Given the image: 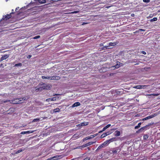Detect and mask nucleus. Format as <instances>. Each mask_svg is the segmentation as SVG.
<instances>
[{"label":"nucleus","instance_id":"nucleus-1","mask_svg":"<svg viewBox=\"0 0 160 160\" xmlns=\"http://www.w3.org/2000/svg\"><path fill=\"white\" fill-rule=\"evenodd\" d=\"M28 99L27 97H23V98H16L13 100H7L6 101H4V102H9L10 103H13L15 104H19L23 102L22 101H24Z\"/></svg>","mask_w":160,"mask_h":160},{"label":"nucleus","instance_id":"nucleus-2","mask_svg":"<svg viewBox=\"0 0 160 160\" xmlns=\"http://www.w3.org/2000/svg\"><path fill=\"white\" fill-rule=\"evenodd\" d=\"M115 139V138H112L110 139H109L105 142L103 143L100 146H99L98 148H97V149L96 150V151H98L101 148H103L104 146L106 144L108 143H109L110 142H112V141H114V139Z\"/></svg>","mask_w":160,"mask_h":160},{"label":"nucleus","instance_id":"nucleus-3","mask_svg":"<svg viewBox=\"0 0 160 160\" xmlns=\"http://www.w3.org/2000/svg\"><path fill=\"white\" fill-rule=\"evenodd\" d=\"M12 13H13V12H11L10 14H7L6 15L4 16H3V18L0 21V23H2V20H4L6 21L8 19L10 18L11 17V14Z\"/></svg>","mask_w":160,"mask_h":160},{"label":"nucleus","instance_id":"nucleus-4","mask_svg":"<svg viewBox=\"0 0 160 160\" xmlns=\"http://www.w3.org/2000/svg\"><path fill=\"white\" fill-rule=\"evenodd\" d=\"M35 88V90L37 92L41 91L44 90L42 85H38Z\"/></svg>","mask_w":160,"mask_h":160},{"label":"nucleus","instance_id":"nucleus-5","mask_svg":"<svg viewBox=\"0 0 160 160\" xmlns=\"http://www.w3.org/2000/svg\"><path fill=\"white\" fill-rule=\"evenodd\" d=\"M42 85L44 89L49 90L51 88V87L48 84H43Z\"/></svg>","mask_w":160,"mask_h":160},{"label":"nucleus","instance_id":"nucleus-6","mask_svg":"<svg viewBox=\"0 0 160 160\" xmlns=\"http://www.w3.org/2000/svg\"><path fill=\"white\" fill-rule=\"evenodd\" d=\"M95 142H89L85 144H84L81 146V147L82 148H85L87 147H88L91 145L93 143H94Z\"/></svg>","mask_w":160,"mask_h":160},{"label":"nucleus","instance_id":"nucleus-7","mask_svg":"<svg viewBox=\"0 0 160 160\" xmlns=\"http://www.w3.org/2000/svg\"><path fill=\"white\" fill-rule=\"evenodd\" d=\"M120 149L119 148L117 147L115 148L114 149H113L112 151V152L114 154H116L118 152H120Z\"/></svg>","mask_w":160,"mask_h":160},{"label":"nucleus","instance_id":"nucleus-8","mask_svg":"<svg viewBox=\"0 0 160 160\" xmlns=\"http://www.w3.org/2000/svg\"><path fill=\"white\" fill-rule=\"evenodd\" d=\"M9 56L8 54H5L3 55L0 58V62H1L4 60H5L8 58Z\"/></svg>","mask_w":160,"mask_h":160},{"label":"nucleus","instance_id":"nucleus-9","mask_svg":"<svg viewBox=\"0 0 160 160\" xmlns=\"http://www.w3.org/2000/svg\"><path fill=\"white\" fill-rule=\"evenodd\" d=\"M58 157L59 156H55L53 157L48 158L46 160H58Z\"/></svg>","mask_w":160,"mask_h":160},{"label":"nucleus","instance_id":"nucleus-10","mask_svg":"<svg viewBox=\"0 0 160 160\" xmlns=\"http://www.w3.org/2000/svg\"><path fill=\"white\" fill-rule=\"evenodd\" d=\"M111 133V132H107L104 133L102 134L101 135V138H103L105 137L106 136L110 134Z\"/></svg>","mask_w":160,"mask_h":160},{"label":"nucleus","instance_id":"nucleus-11","mask_svg":"<svg viewBox=\"0 0 160 160\" xmlns=\"http://www.w3.org/2000/svg\"><path fill=\"white\" fill-rule=\"evenodd\" d=\"M147 87L146 85H144V86H141V85H138L135 86L133 87V88H137V89H142L144 88V87Z\"/></svg>","mask_w":160,"mask_h":160},{"label":"nucleus","instance_id":"nucleus-12","mask_svg":"<svg viewBox=\"0 0 160 160\" xmlns=\"http://www.w3.org/2000/svg\"><path fill=\"white\" fill-rule=\"evenodd\" d=\"M34 131H32V130H30L27 131H23L21 133L22 134H25L26 133H32L33 132H34Z\"/></svg>","mask_w":160,"mask_h":160},{"label":"nucleus","instance_id":"nucleus-13","mask_svg":"<svg viewBox=\"0 0 160 160\" xmlns=\"http://www.w3.org/2000/svg\"><path fill=\"white\" fill-rule=\"evenodd\" d=\"M60 79V77L59 76H53L51 77V78H50V80H59Z\"/></svg>","mask_w":160,"mask_h":160},{"label":"nucleus","instance_id":"nucleus-14","mask_svg":"<svg viewBox=\"0 0 160 160\" xmlns=\"http://www.w3.org/2000/svg\"><path fill=\"white\" fill-rule=\"evenodd\" d=\"M45 118H36L33 119L32 122H38L40 120H42V119H44Z\"/></svg>","mask_w":160,"mask_h":160},{"label":"nucleus","instance_id":"nucleus-15","mask_svg":"<svg viewBox=\"0 0 160 160\" xmlns=\"http://www.w3.org/2000/svg\"><path fill=\"white\" fill-rule=\"evenodd\" d=\"M154 116L153 115H151V116H148V117H147L146 118H143L142 119V120H143V121H144V120H147L148 119H150V118H153L154 117Z\"/></svg>","mask_w":160,"mask_h":160},{"label":"nucleus","instance_id":"nucleus-16","mask_svg":"<svg viewBox=\"0 0 160 160\" xmlns=\"http://www.w3.org/2000/svg\"><path fill=\"white\" fill-rule=\"evenodd\" d=\"M80 103L79 102H76L74 103L72 106V108H74L76 107L80 106Z\"/></svg>","mask_w":160,"mask_h":160},{"label":"nucleus","instance_id":"nucleus-17","mask_svg":"<svg viewBox=\"0 0 160 160\" xmlns=\"http://www.w3.org/2000/svg\"><path fill=\"white\" fill-rule=\"evenodd\" d=\"M122 64V63H120L119 62H117V64L115 65L114 67H115L116 68H119Z\"/></svg>","mask_w":160,"mask_h":160},{"label":"nucleus","instance_id":"nucleus-18","mask_svg":"<svg viewBox=\"0 0 160 160\" xmlns=\"http://www.w3.org/2000/svg\"><path fill=\"white\" fill-rule=\"evenodd\" d=\"M98 135V134H95L93 135H91L87 137V139L88 140L89 139H90L94 137L95 136H96Z\"/></svg>","mask_w":160,"mask_h":160},{"label":"nucleus","instance_id":"nucleus-19","mask_svg":"<svg viewBox=\"0 0 160 160\" xmlns=\"http://www.w3.org/2000/svg\"><path fill=\"white\" fill-rule=\"evenodd\" d=\"M114 134V135L115 136L117 137V136H119L120 135V132L119 131H116L115 132Z\"/></svg>","mask_w":160,"mask_h":160},{"label":"nucleus","instance_id":"nucleus-20","mask_svg":"<svg viewBox=\"0 0 160 160\" xmlns=\"http://www.w3.org/2000/svg\"><path fill=\"white\" fill-rule=\"evenodd\" d=\"M157 20H158L157 18L155 17V18H152V19H151V20H150L149 21L151 22H153L156 21Z\"/></svg>","mask_w":160,"mask_h":160},{"label":"nucleus","instance_id":"nucleus-21","mask_svg":"<svg viewBox=\"0 0 160 160\" xmlns=\"http://www.w3.org/2000/svg\"><path fill=\"white\" fill-rule=\"evenodd\" d=\"M141 122H139L138 123V125L137 126H136L135 127V129H137L140 127L141 125Z\"/></svg>","mask_w":160,"mask_h":160},{"label":"nucleus","instance_id":"nucleus-22","mask_svg":"<svg viewBox=\"0 0 160 160\" xmlns=\"http://www.w3.org/2000/svg\"><path fill=\"white\" fill-rule=\"evenodd\" d=\"M60 111V109L59 108H56L53 110V112H59Z\"/></svg>","mask_w":160,"mask_h":160},{"label":"nucleus","instance_id":"nucleus-23","mask_svg":"<svg viewBox=\"0 0 160 160\" xmlns=\"http://www.w3.org/2000/svg\"><path fill=\"white\" fill-rule=\"evenodd\" d=\"M116 45V43H112V42H110L108 46H115Z\"/></svg>","mask_w":160,"mask_h":160},{"label":"nucleus","instance_id":"nucleus-24","mask_svg":"<svg viewBox=\"0 0 160 160\" xmlns=\"http://www.w3.org/2000/svg\"><path fill=\"white\" fill-rule=\"evenodd\" d=\"M22 66V64L21 63H19L18 64H15L14 66V67H21Z\"/></svg>","mask_w":160,"mask_h":160},{"label":"nucleus","instance_id":"nucleus-25","mask_svg":"<svg viewBox=\"0 0 160 160\" xmlns=\"http://www.w3.org/2000/svg\"><path fill=\"white\" fill-rule=\"evenodd\" d=\"M38 1L40 4L44 3L46 2L45 0H38Z\"/></svg>","mask_w":160,"mask_h":160},{"label":"nucleus","instance_id":"nucleus-26","mask_svg":"<svg viewBox=\"0 0 160 160\" xmlns=\"http://www.w3.org/2000/svg\"><path fill=\"white\" fill-rule=\"evenodd\" d=\"M51 78V77H45L44 76H42V79H50V78Z\"/></svg>","mask_w":160,"mask_h":160},{"label":"nucleus","instance_id":"nucleus-27","mask_svg":"<svg viewBox=\"0 0 160 160\" xmlns=\"http://www.w3.org/2000/svg\"><path fill=\"white\" fill-rule=\"evenodd\" d=\"M148 137V135L146 134L144 135L143 138L144 139H147Z\"/></svg>","mask_w":160,"mask_h":160},{"label":"nucleus","instance_id":"nucleus-28","mask_svg":"<svg viewBox=\"0 0 160 160\" xmlns=\"http://www.w3.org/2000/svg\"><path fill=\"white\" fill-rule=\"evenodd\" d=\"M50 99L51 101H55L56 99V97H53L52 98H50Z\"/></svg>","mask_w":160,"mask_h":160},{"label":"nucleus","instance_id":"nucleus-29","mask_svg":"<svg viewBox=\"0 0 160 160\" xmlns=\"http://www.w3.org/2000/svg\"><path fill=\"white\" fill-rule=\"evenodd\" d=\"M143 131V130L142 128H141L140 129L138 130V131L137 132H142Z\"/></svg>","mask_w":160,"mask_h":160},{"label":"nucleus","instance_id":"nucleus-30","mask_svg":"<svg viewBox=\"0 0 160 160\" xmlns=\"http://www.w3.org/2000/svg\"><path fill=\"white\" fill-rule=\"evenodd\" d=\"M82 123H83V126L87 125L88 124V122H83Z\"/></svg>","mask_w":160,"mask_h":160},{"label":"nucleus","instance_id":"nucleus-31","mask_svg":"<svg viewBox=\"0 0 160 160\" xmlns=\"http://www.w3.org/2000/svg\"><path fill=\"white\" fill-rule=\"evenodd\" d=\"M148 127V126H146L144 127H142V128L143 130H146L147 129V128Z\"/></svg>","mask_w":160,"mask_h":160},{"label":"nucleus","instance_id":"nucleus-32","mask_svg":"<svg viewBox=\"0 0 160 160\" xmlns=\"http://www.w3.org/2000/svg\"><path fill=\"white\" fill-rule=\"evenodd\" d=\"M40 36L38 35V36H37L34 37H33V38L34 39H36L38 38H40Z\"/></svg>","mask_w":160,"mask_h":160},{"label":"nucleus","instance_id":"nucleus-33","mask_svg":"<svg viewBox=\"0 0 160 160\" xmlns=\"http://www.w3.org/2000/svg\"><path fill=\"white\" fill-rule=\"evenodd\" d=\"M83 123H82V122L81 123L77 125V126H78V127L83 126Z\"/></svg>","mask_w":160,"mask_h":160},{"label":"nucleus","instance_id":"nucleus-34","mask_svg":"<svg viewBox=\"0 0 160 160\" xmlns=\"http://www.w3.org/2000/svg\"><path fill=\"white\" fill-rule=\"evenodd\" d=\"M143 1L144 2L148 3L150 2V0H143Z\"/></svg>","mask_w":160,"mask_h":160},{"label":"nucleus","instance_id":"nucleus-35","mask_svg":"<svg viewBox=\"0 0 160 160\" xmlns=\"http://www.w3.org/2000/svg\"><path fill=\"white\" fill-rule=\"evenodd\" d=\"M159 94H153L152 95L154 96H157L159 95Z\"/></svg>","mask_w":160,"mask_h":160},{"label":"nucleus","instance_id":"nucleus-36","mask_svg":"<svg viewBox=\"0 0 160 160\" xmlns=\"http://www.w3.org/2000/svg\"><path fill=\"white\" fill-rule=\"evenodd\" d=\"M111 124H108L107 125L106 127V128H108L110 126H111Z\"/></svg>","mask_w":160,"mask_h":160},{"label":"nucleus","instance_id":"nucleus-37","mask_svg":"<svg viewBox=\"0 0 160 160\" xmlns=\"http://www.w3.org/2000/svg\"><path fill=\"white\" fill-rule=\"evenodd\" d=\"M87 137H86L85 138H84V139H83V140H83V142H84V141H85L86 140H88V139H87Z\"/></svg>","mask_w":160,"mask_h":160},{"label":"nucleus","instance_id":"nucleus-38","mask_svg":"<svg viewBox=\"0 0 160 160\" xmlns=\"http://www.w3.org/2000/svg\"><path fill=\"white\" fill-rule=\"evenodd\" d=\"M78 11H74V12H71V13H78Z\"/></svg>","mask_w":160,"mask_h":160},{"label":"nucleus","instance_id":"nucleus-39","mask_svg":"<svg viewBox=\"0 0 160 160\" xmlns=\"http://www.w3.org/2000/svg\"><path fill=\"white\" fill-rule=\"evenodd\" d=\"M141 53L144 54H145V55L146 54V52L145 51H142Z\"/></svg>","mask_w":160,"mask_h":160},{"label":"nucleus","instance_id":"nucleus-40","mask_svg":"<svg viewBox=\"0 0 160 160\" xmlns=\"http://www.w3.org/2000/svg\"><path fill=\"white\" fill-rule=\"evenodd\" d=\"M153 17V15L152 14H150L149 16L147 17L148 18H149V17L152 18Z\"/></svg>","mask_w":160,"mask_h":160},{"label":"nucleus","instance_id":"nucleus-41","mask_svg":"<svg viewBox=\"0 0 160 160\" xmlns=\"http://www.w3.org/2000/svg\"><path fill=\"white\" fill-rule=\"evenodd\" d=\"M31 57H32V55H28L27 56V58H31Z\"/></svg>","mask_w":160,"mask_h":160},{"label":"nucleus","instance_id":"nucleus-42","mask_svg":"<svg viewBox=\"0 0 160 160\" xmlns=\"http://www.w3.org/2000/svg\"><path fill=\"white\" fill-rule=\"evenodd\" d=\"M90 158H85L83 160H89Z\"/></svg>","mask_w":160,"mask_h":160},{"label":"nucleus","instance_id":"nucleus-43","mask_svg":"<svg viewBox=\"0 0 160 160\" xmlns=\"http://www.w3.org/2000/svg\"><path fill=\"white\" fill-rule=\"evenodd\" d=\"M61 95V94H54L53 95V96H58V95Z\"/></svg>","mask_w":160,"mask_h":160},{"label":"nucleus","instance_id":"nucleus-44","mask_svg":"<svg viewBox=\"0 0 160 160\" xmlns=\"http://www.w3.org/2000/svg\"><path fill=\"white\" fill-rule=\"evenodd\" d=\"M107 128H106V127H105L104 128L102 129V131H105Z\"/></svg>","mask_w":160,"mask_h":160},{"label":"nucleus","instance_id":"nucleus-45","mask_svg":"<svg viewBox=\"0 0 160 160\" xmlns=\"http://www.w3.org/2000/svg\"><path fill=\"white\" fill-rule=\"evenodd\" d=\"M50 98H48V99H47L46 100V101L47 102H49V101H50Z\"/></svg>","mask_w":160,"mask_h":160},{"label":"nucleus","instance_id":"nucleus-46","mask_svg":"<svg viewBox=\"0 0 160 160\" xmlns=\"http://www.w3.org/2000/svg\"><path fill=\"white\" fill-rule=\"evenodd\" d=\"M22 150H18V153H19V152H22Z\"/></svg>","mask_w":160,"mask_h":160},{"label":"nucleus","instance_id":"nucleus-47","mask_svg":"<svg viewBox=\"0 0 160 160\" xmlns=\"http://www.w3.org/2000/svg\"><path fill=\"white\" fill-rule=\"evenodd\" d=\"M103 131H102H102H100L99 132V133H102V132H103Z\"/></svg>","mask_w":160,"mask_h":160},{"label":"nucleus","instance_id":"nucleus-48","mask_svg":"<svg viewBox=\"0 0 160 160\" xmlns=\"http://www.w3.org/2000/svg\"><path fill=\"white\" fill-rule=\"evenodd\" d=\"M19 8V7H17L16 8V10H15V11H17V10H18V8Z\"/></svg>","mask_w":160,"mask_h":160},{"label":"nucleus","instance_id":"nucleus-49","mask_svg":"<svg viewBox=\"0 0 160 160\" xmlns=\"http://www.w3.org/2000/svg\"><path fill=\"white\" fill-rule=\"evenodd\" d=\"M2 65V64H1L0 65V67H1Z\"/></svg>","mask_w":160,"mask_h":160},{"label":"nucleus","instance_id":"nucleus-50","mask_svg":"<svg viewBox=\"0 0 160 160\" xmlns=\"http://www.w3.org/2000/svg\"><path fill=\"white\" fill-rule=\"evenodd\" d=\"M86 23H83L82 24V25H84V24H86Z\"/></svg>","mask_w":160,"mask_h":160},{"label":"nucleus","instance_id":"nucleus-51","mask_svg":"<svg viewBox=\"0 0 160 160\" xmlns=\"http://www.w3.org/2000/svg\"><path fill=\"white\" fill-rule=\"evenodd\" d=\"M141 30L142 31H145L144 30H143V29H141Z\"/></svg>","mask_w":160,"mask_h":160}]
</instances>
